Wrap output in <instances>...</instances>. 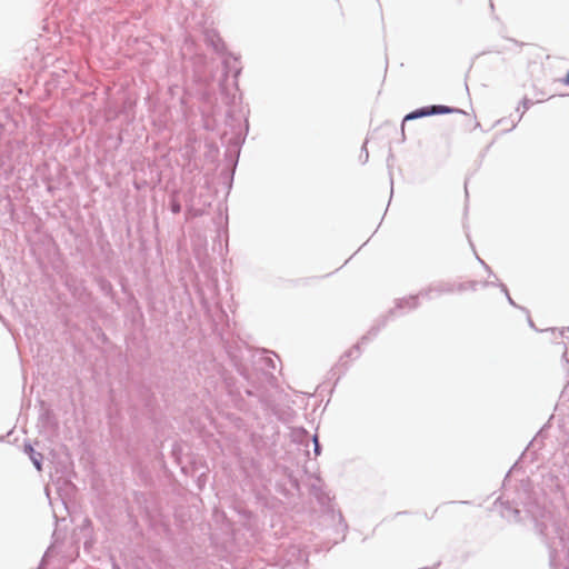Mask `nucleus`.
<instances>
[{
    "mask_svg": "<svg viewBox=\"0 0 569 569\" xmlns=\"http://www.w3.org/2000/svg\"><path fill=\"white\" fill-rule=\"evenodd\" d=\"M456 109L447 107V106H430V107H423L421 109L415 110L410 113H408L403 118V123L409 120H415L422 117L433 116V114H447L455 112Z\"/></svg>",
    "mask_w": 569,
    "mask_h": 569,
    "instance_id": "nucleus-1",
    "label": "nucleus"
},
{
    "mask_svg": "<svg viewBox=\"0 0 569 569\" xmlns=\"http://www.w3.org/2000/svg\"><path fill=\"white\" fill-rule=\"evenodd\" d=\"M33 462H34L37 469L40 470L41 469L40 462L38 460H34Z\"/></svg>",
    "mask_w": 569,
    "mask_h": 569,
    "instance_id": "nucleus-2",
    "label": "nucleus"
},
{
    "mask_svg": "<svg viewBox=\"0 0 569 569\" xmlns=\"http://www.w3.org/2000/svg\"><path fill=\"white\" fill-rule=\"evenodd\" d=\"M565 82H566L567 84H569V71H568V74H567V77H566Z\"/></svg>",
    "mask_w": 569,
    "mask_h": 569,
    "instance_id": "nucleus-3",
    "label": "nucleus"
},
{
    "mask_svg": "<svg viewBox=\"0 0 569 569\" xmlns=\"http://www.w3.org/2000/svg\"><path fill=\"white\" fill-rule=\"evenodd\" d=\"M173 210H174V211H179V207L173 206Z\"/></svg>",
    "mask_w": 569,
    "mask_h": 569,
    "instance_id": "nucleus-4",
    "label": "nucleus"
},
{
    "mask_svg": "<svg viewBox=\"0 0 569 569\" xmlns=\"http://www.w3.org/2000/svg\"><path fill=\"white\" fill-rule=\"evenodd\" d=\"M173 210H174V211H179V207L173 206Z\"/></svg>",
    "mask_w": 569,
    "mask_h": 569,
    "instance_id": "nucleus-5",
    "label": "nucleus"
}]
</instances>
